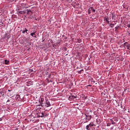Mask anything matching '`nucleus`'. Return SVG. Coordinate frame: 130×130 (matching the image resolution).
Returning <instances> with one entry per match:
<instances>
[{
	"mask_svg": "<svg viewBox=\"0 0 130 130\" xmlns=\"http://www.w3.org/2000/svg\"><path fill=\"white\" fill-rule=\"evenodd\" d=\"M85 120L86 121H85L84 122H88V120H90V119L92 118V116L91 115H88L85 114Z\"/></svg>",
	"mask_w": 130,
	"mask_h": 130,
	"instance_id": "nucleus-1",
	"label": "nucleus"
},
{
	"mask_svg": "<svg viewBox=\"0 0 130 130\" xmlns=\"http://www.w3.org/2000/svg\"><path fill=\"white\" fill-rule=\"evenodd\" d=\"M39 102L40 103V104L41 106H42V107H43V102H44V98H40L39 100Z\"/></svg>",
	"mask_w": 130,
	"mask_h": 130,
	"instance_id": "nucleus-2",
	"label": "nucleus"
},
{
	"mask_svg": "<svg viewBox=\"0 0 130 130\" xmlns=\"http://www.w3.org/2000/svg\"><path fill=\"white\" fill-rule=\"evenodd\" d=\"M45 103L46 104V107H50V106H51L50 102H49V101H48V100H46Z\"/></svg>",
	"mask_w": 130,
	"mask_h": 130,
	"instance_id": "nucleus-3",
	"label": "nucleus"
},
{
	"mask_svg": "<svg viewBox=\"0 0 130 130\" xmlns=\"http://www.w3.org/2000/svg\"><path fill=\"white\" fill-rule=\"evenodd\" d=\"M75 98H77V96L72 95L69 97L68 99L69 100L72 101V100H74Z\"/></svg>",
	"mask_w": 130,
	"mask_h": 130,
	"instance_id": "nucleus-4",
	"label": "nucleus"
},
{
	"mask_svg": "<svg viewBox=\"0 0 130 130\" xmlns=\"http://www.w3.org/2000/svg\"><path fill=\"white\" fill-rule=\"evenodd\" d=\"M32 85H33V81H32L31 80L26 82V86H31Z\"/></svg>",
	"mask_w": 130,
	"mask_h": 130,
	"instance_id": "nucleus-5",
	"label": "nucleus"
},
{
	"mask_svg": "<svg viewBox=\"0 0 130 130\" xmlns=\"http://www.w3.org/2000/svg\"><path fill=\"white\" fill-rule=\"evenodd\" d=\"M104 21H105L108 24H110V22H109V17H105Z\"/></svg>",
	"mask_w": 130,
	"mask_h": 130,
	"instance_id": "nucleus-6",
	"label": "nucleus"
},
{
	"mask_svg": "<svg viewBox=\"0 0 130 130\" xmlns=\"http://www.w3.org/2000/svg\"><path fill=\"white\" fill-rule=\"evenodd\" d=\"M36 33V31H35V32H31L30 35H31V36H32V37H34L35 38H37V36L36 35V34H35Z\"/></svg>",
	"mask_w": 130,
	"mask_h": 130,
	"instance_id": "nucleus-7",
	"label": "nucleus"
},
{
	"mask_svg": "<svg viewBox=\"0 0 130 130\" xmlns=\"http://www.w3.org/2000/svg\"><path fill=\"white\" fill-rule=\"evenodd\" d=\"M4 37L5 38H7V39H10V38H11V35H8V34H5V35H4Z\"/></svg>",
	"mask_w": 130,
	"mask_h": 130,
	"instance_id": "nucleus-8",
	"label": "nucleus"
},
{
	"mask_svg": "<svg viewBox=\"0 0 130 130\" xmlns=\"http://www.w3.org/2000/svg\"><path fill=\"white\" fill-rule=\"evenodd\" d=\"M39 117H44L45 115H44V113L42 112L39 113Z\"/></svg>",
	"mask_w": 130,
	"mask_h": 130,
	"instance_id": "nucleus-9",
	"label": "nucleus"
},
{
	"mask_svg": "<svg viewBox=\"0 0 130 130\" xmlns=\"http://www.w3.org/2000/svg\"><path fill=\"white\" fill-rule=\"evenodd\" d=\"M21 7L23 9H27V8H28V7L26 6V4L24 3L21 4Z\"/></svg>",
	"mask_w": 130,
	"mask_h": 130,
	"instance_id": "nucleus-10",
	"label": "nucleus"
},
{
	"mask_svg": "<svg viewBox=\"0 0 130 130\" xmlns=\"http://www.w3.org/2000/svg\"><path fill=\"white\" fill-rule=\"evenodd\" d=\"M27 32H28V29H27V28H25L24 30L22 31L23 34H25V33H26L27 34Z\"/></svg>",
	"mask_w": 130,
	"mask_h": 130,
	"instance_id": "nucleus-11",
	"label": "nucleus"
},
{
	"mask_svg": "<svg viewBox=\"0 0 130 130\" xmlns=\"http://www.w3.org/2000/svg\"><path fill=\"white\" fill-rule=\"evenodd\" d=\"M4 63H5V64H9V63H10V61L6 59L5 60Z\"/></svg>",
	"mask_w": 130,
	"mask_h": 130,
	"instance_id": "nucleus-12",
	"label": "nucleus"
},
{
	"mask_svg": "<svg viewBox=\"0 0 130 130\" xmlns=\"http://www.w3.org/2000/svg\"><path fill=\"white\" fill-rule=\"evenodd\" d=\"M88 125L90 127H92V126H95V124L90 123L88 124Z\"/></svg>",
	"mask_w": 130,
	"mask_h": 130,
	"instance_id": "nucleus-13",
	"label": "nucleus"
},
{
	"mask_svg": "<svg viewBox=\"0 0 130 130\" xmlns=\"http://www.w3.org/2000/svg\"><path fill=\"white\" fill-rule=\"evenodd\" d=\"M85 128L87 130H91V129L90 128V126L89 125H86Z\"/></svg>",
	"mask_w": 130,
	"mask_h": 130,
	"instance_id": "nucleus-14",
	"label": "nucleus"
},
{
	"mask_svg": "<svg viewBox=\"0 0 130 130\" xmlns=\"http://www.w3.org/2000/svg\"><path fill=\"white\" fill-rule=\"evenodd\" d=\"M123 8L124 9H125V10H126V11H127V10H128V8L127 7V6H126V5H123Z\"/></svg>",
	"mask_w": 130,
	"mask_h": 130,
	"instance_id": "nucleus-15",
	"label": "nucleus"
},
{
	"mask_svg": "<svg viewBox=\"0 0 130 130\" xmlns=\"http://www.w3.org/2000/svg\"><path fill=\"white\" fill-rule=\"evenodd\" d=\"M27 15H29L30 14V13H31L32 11H31V10L30 9H27Z\"/></svg>",
	"mask_w": 130,
	"mask_h": 130,
	"instance_id": "nucleus-16",
	"label": "nucleus"
},
{
	"mask_svg": "<svg viewBox=\"0 0 130 130\" xmlns=\"http://www.w3.org/2000/svg\"><path fill=\"white\" fill-rule=\"evenodd\" d=\"M90 9L92 11V13H95V12H96V10L95 9H94V8H93V7H90Z\"/></svg>",
	"mask_w": 130,
	"mask_h": 130,
	"instance_id": "nucleus-17",
	"label": "nucleus"
},
{
	"mask_svg": "<svg viewBox=\"0 0 130 130\" xmlns=\"http://www.w3.org/2000/svg\"><path fill=\"white\" fill-rule=\"evenodd\" d=\"M110 27H111V28H113L114 27V24L110 23Z\"/></svg>",
	"mask_w": 130,
	"mask_h": 130,
	"instance_id": "nucleus-18",
	"label": "nucleus"
},
{
	"mask_svg": "<svg viewBox=\"0 0 130 130\" xmlns=\"http://www.w3.org/2000/svg\"><path fill=\"white\" fill-rule=\"evenodd\" d=\"M3 24H4V22H3V20L0 19V26H3Z\"/></svg>",
	"mask_w": 130,
	"mask_h": 130,
	"instance_id": "nucleus-19",
	"label": "nucleus"
},
{
	"mask_svg": "<svg viewBox=\"0 0 130 130\" xmlns=\"http://www.w3.org/2000/svg\"><path fill=\"white\" fill-rule=\"evenodd\" d=\"M111 122H112V124H115V122L113 121L112 119H110Z\"/></svg>",
	"mask_w": 130,
	"mask_h": 130,
	"instance_id": "nucleus-20",
	"label": "nucleus"
},
{
	"mask_svg": "<svg viewBox=\"0 0 130 130\" xmlns=\"http://www.w3.org/2000/svg\"><path fill=\"white\" fill-rule=\"evenodd\" d=\"M16 99H19L20 98V95L17 94L15 96Z\"/></svg>",
	"mask_w": 130,
	"mask_h": 130,
	"instance_id": "nucleus-21",
	"label": "nucleus"
},
{
	"mask_svg": "<svg viewBox=\"0 0 130 130\" xmlns=\"http://www.w3.org/2000/svg\"><path fill=\"white\" fill-rule=\"evenodd\" d=\"M19 14H25V12L24 11H19Z\"/></svg>",
	"mask_w": 130,
	"mask_h": 130,
	"instance_id": "nucleus-22",
	"label": "nucleus"
},
{
	"mask_svg": "<svg viewBox=\"0 0 130 130\" xmlns=\"http://www.w3.org/2000/svg\"><path fill=\"white\" fill-rule=\"evenodd\" d=\"M127 46V49H128V50H130V46L129 45H128L126 46Z\"/></svg>",
	"mask_w": 130,
	"mask_h": 130,
	"instance_id": "nucleus-23",
	"label": "nucleus"
},
{
	"mask_svg": "<svg viewBox=\"0 0 130 130\" xmlns=\"http://www.w3.org/2000/svg\"><path fill=\"white\" fill-rule=\"evenodd\" d=\"M111 125V124L110 123H107V126H110Z\"/></svg>",
	"mask_w": 130,
	"mask_h": 130,
	"instance_id": "nucleus-24",
	"label": "nucleus"
},
{
	"mask_svg": "<svg viewBox=\"0 0 130 130\" xmlns=\"http://www.w3.org/2000/svg\"><path fill=\"white\" fill-rule=\"evenodd\" d=\"M127 27H128V28H130V24H128V25H127Z\"/></svg>",
	"mask_w": 130,
	"mask_h": 130,
	"instance_id": "nucleus-25",
	"label": "nucleus"
},
{
	"mask_svg": "<svg viewBox=\"0 0 130 130\" xmlns=\"http://www.w3.org/2000/svg\"><path fill=\"white\" fill-rule=\"evenodd\" d=\"M3 94V91H0V94Z\"/></svg>",
	"mask_w": 130,
	"mask_h": 130,
	"instance_id": "nucleus-26",
	"label": "nucleus"
},
{
	"mask_svg": "<svg viewBox=\"0 0 130 130\" xmlns=\"http://www.w3.org/2000/svg\"><path fill=\"white\" fill-rule=\"evenodd\" d=\"M10 100H8L7 102H10Z\"/></svg>",
	"mask_w": 130,
	"mask_h": 130,
	"instance_id": "nucleus-27",
	"label": "nucleus"
},
{
	"mask_svg": "<svg viewBox=\"0 0 130 130\" xmlns=\"http://www.w3.org/2000/svg\"><path fill=\"white\" fill-rule=\"evenodd\" d=\"M78 72H79L78 74H81V71H78Z\"/></svg>",
	"mask_w": 130,
	"mask_h": 130,
	"instance_id": "nucleus-28",
	"label": "nucleus"
},
{
	"mask_svg": "<svg viewBox=\"0 0 130 130\" xmlns=\"http://www.w3.org/2000/svg\"><path fill=\"white\" fill-rule=\"evenodd\" d=\"M9 92H11L12 90H10V89L8 90Z\"/></svg>",
	"mask_w": 130,
	"mask_h": 130,
	"instance_id": "nucleus-29",
	"label": "nucleus"
},
{
	"mask_svg": "<svg viewBox=\"0 0 130 130\" xmlns=\"http://www.w3.org/2000/svg\"><path fill=\"white\" fill-rule=\"evenodd\" d=\"M88 13H89V14H90V11H88Z\"/></svg>",
	"mask_w": 130,
	"mask_h": 130,
	"instance_id": "nucleus-30",
	"label": "nucleus"
},
{
	"mask_svg": "<svg viewBox=\"0 0 130 130\" xmlns=\"http://www.w3.org/2000/svg\"><path fill=\"white\" fill-rule=\"evenodd\" d=\"M113 129V127H111V129Z\"/></svg>",
	"mask_w": 130,
	"mask_h": 130,
	"instance_id": "nucleus-31",
	"label": "nucleus"
},
{
	"mask_svg": "<svg viewBox=\"0 0 130 130\" xmlns=\"http://www.w3.org/2000/svg\"><path fill=\"white\" fill-rule=\"evenodd\" d=\"M115 28L117 29V27H115Z\"/></svg>",
	"mask_w": 130,
	"mask_h": 130,
	"instance_id": "nucleus-32",
	"label": "nucleus"
},
{
	"mask_svg": "<svg viewBox=\"0 0 130 130\" xmlns=\"http://www.w3.org/2000/svg\"><path fill=\"white\" fill-rule=\"evenodd\" d=\"M129 35H130V32L129 33Z\"/></svg>",
	"mask_w": 130,
	"mask_h": 130,
	"instance_id": "nucleus-33",
	"label": "nucleus"
},
{
	"mask_svg": "<svg viewBox=\"0 0 130 130\" xmlns=\"http://www.w3.org/2000/svg\"><path fill=\"white\" fill-rule=\"evenodd\" d=\"M88 86H91V85H88Z\"/></svg>",
	"mask_w": 130,
	"mask_h": 130,
	"instance_id": "nucleus-34",
	"label": "nucleus"
},
{
	"mask_svg": "<svg viewBox=\"0 0 130 130\" xmlns=\"http://www.w3.org/2000/svg\"><path fill=\"white\" fill-rule=\"evenodd\" d=\"M112 18H113V16L112 17Z\"/></svg>",
	"mask_w": 130,
	"mask_h": 130,
	"instance_id": "nucleus-35",
	"label": "nucleus"
},
{
	"mask_svg": "<svg viewBox=\"0 0 130 130\" xmlns=\"http://www.w3.org/2000/svg\"><path fill=\"white\" fill-rule=\"evenodd\" d=\"M112 18H113V16L112 17Z\"/></svg>",
	"mask_w": 130,
	"mask_h": 130,
	"instance_id": "nucleus-36",
	"label": "nucleus"
}]
</instances>
